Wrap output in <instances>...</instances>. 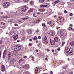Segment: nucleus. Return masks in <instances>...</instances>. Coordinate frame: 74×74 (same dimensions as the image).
I'll return each instance as SVG.
<instances>
[{
    "mask_svg": "<svg viewBox=\"0 0 74 74\" xmlns=\"http://www.w3.org/2000/svg\"><path fill=\"white\" fill-rule=\"evenodd\" d=\"M65 48L66 54V55L70 56V55H72L73 54L74 50L73 49L69 48L68 47H66Z\"/></svg>",
    "mask_w": 74,
    "mask_h": 74,
    "instance_id": "nucleus-1",
    "label": "nucleus"
},
{
    "mask_svg": "<svg viewBox=\"0 0 74 74\" xmlns=\"http://www.w3.org/2000/svg\"><path fill=\"white\" fill-rule=\"evenodd\" d=\"M22 48V46L21 45H16V46L15 48L16 51H19Z\"/></svg>",
    "mask_w": 74,
    "mask_h": 74,
    "instance_id": "nucleus-2",
    "label": "nucleus"
},
{
    "mask_svg": "<svg viewBox=\"0 0 74 74\" xmlns=\"http://www.w3.org/2000/svg\"><path fill=\"white\" fill-rule=\"evenodd\" d=\"M10 5V4L9 2H6L4 3L3 4V6L4 8H8Z\"/></svg>",
    "mask_w": 74,
    "mask_h": 74,
    "instance_id": "nucleus-3",
    "label": "nucleus"
},
{
    "mask_svg": "<svg viewBox=\"0 0 74 74\" xmlns=\"http://www.w3.org/2000/svg\"><path fill=\"white\" fill-rule=\"evenodd\" d=\"M55 34V32L54 31H52L51 32H49L48 33V35L49 37H51L54 36Z\"/></svg>",
    "mask_w": 74,
    "mask_h": 74,
    "instance_id": "nucleus-4",
    "label": "nucleus"
},
{
    "mask_svg": "<svg viewBox=\"0 0 74 74\" xmlns=\"http://www.w3.org/2000/svg\"><path fill=\"white\" fill-rule=\"evenodd\" d=\"M59 33V34H60V36H61V37H62L63 38L64 37V36H66V33H64V32H62V31H60Z\"/></svg>",
    "mask_w": 74,
    "mask_h": 74,
    "instance_id": "nucleus-5",
    "label": "nucleus"
},
{
    "mask_svg": "<svg viewBox=\"0 0 74 74\" xmlns=\"http://www.w3.org/2000/svg\"><path fill=\"white\" fill-rule=\"evenodd\" d=\"M16 31H12L11 32L10 34V37H14V36L16 35Z\"/></svg>",
    "mask_w": 74,
    "mask_h": 74,
    "instance_id": "nucleus-6",
    "label": "nucleus"
},
{
    "mask_svg": "<svg viewBox=\"0 0 74 74\" xmlns=\"http://www.w3.org/2000/svg\"><path fill=\"white\" fill-rule=\"evenodd\" d=\"M25 62V60L23 59H20L19 61V63L20 65H22Z\"/></svg>",
    "mask_w": 74,
    "mask_h": 74,
    "instance_id": "nucleus-7",
    "label": "nucleus"
},
{
    "mask_svg": "<svg viewBox=\"0 0 74 74\" xmlns=\"http://www.w3.org/2000/svg\"><path fill=\"white\" fill-rule=\"evenodd\" d=\"M27 9V7L26 6H23L21 10L23 12H25L26 11Z\"/></svg>",
    "mask_w": 74,
    "mask_h": 74,
    "instance_id": "nucleus-8",
    "label": "nucleus"
},
{
    "mask_svg": "<svg viewBox=\"0 0 74 74\" xmlns=\"http://www.w3.org/2000/svg\"><path fill=\"white\" fill-rule=\"evenodd\" d=\"M43 41L44 44H48V38L46 36H45L44 38Z\"/></svg>",
    "mask_w": 74,
    "mask_h": 74,
    "instance_id": "nucleus-9",
    "label": "nucleus"
},
{
    "mask_svg": "<svg viewBox=\"0 0 74 74\" xmlns=\"http://www.w3.org/2000/svg\"><path fill=\"white\" fill-rule=\"evenodd\" d=\"M5 24L3 22H1L0 23V27L1 28H3V27H5Z\"/></svg>",
    "mask_w": 74,
    "mask_h": 74,
    "instance_id": "nucleus-10",
    "label": "nucleus"
},
{
    "mask_svg": "<svg viewBox=\"0 0 74 74\" xmlns=\"http://www.w3.org/2000/svg\"><path fill=\"white\" fill-rule=\"evenodd\" d=\"M1 68L2 70V71L3 72L5 71V66L3 65H2L1 66Z\"/></svg>",
    "mask_w": 74,
    "mask_h": 74,
    "instance_id": "nucleus-11",
    "label": "nucleus"
},
{
    "mask_svg": "<svg viewBox=\"0 0 74 74\" xmlns=\"http://www.w3.org/2000/svg\"><path fill=\"white\" fill-rule=\"evenodd\" d=\"M60 21L61 22H62V23H63L64 22V18H63V17H59Z\"/></svg>",
    "mask_w": 74,
    "mask_h": 74,
    "instance_id": "nucleus-12",
    "label": "nucleus"
},
{
    "mask_svg": "<svg viewBox=\"0 0 74 74\" xmlns=\"http://www.w3.org/2000/svg\"><path fill=\"white\" fill-rule=\"evenodd\" d=\"M50 44L52 45H53L55 44V42L53 40L50 39Z\"/></svg>",
    "mask_w": 74,
    "mask_h": 74,
    "instance_id": "nucleus-13",
    "label": "nucleus"
},
{
    "mask_svg": "<svg viewBox=\"0 0 74 74\" xmlns=\"http://www.w3.org/2000/svg\"><path fill=\"white\" fill-rule=\"evenodd\" d=\"M15 61L16 60L15 59L12 60L11 61H10V62L9 63V64L10 65H12L15 62Z\"/></svg>",
    "mask_w": 74,
    "mask_h": 74,
    "instance_id": "nucleus-14",
    "label": "nucleus"
},
{
    "mask_svg": "<svg viewBox=\"0 0 74 74\" xmlns=\"http://www.w3.org/2000/svg\"><path fill=\"white\" fill-rule=\"evenodd\" d=\"M41 71V69L40 68H37L35 70V73H40Z\"/></svg>",
    "mask_w": 74,
    "mask_h": 74,
    "instance_id": "nucleus-15",
    "label": "nucleus"
},
{
    "mask_svg": "<svg viewBox=\"0 0 74 74\" xmlns=\"http://www.w3.org/2000/svg\"><path fill=\"white\" fill-rule=\"evenodd\" d=\"M1 18H11V16H3L1 17Z\"/></svg>",
    "mask_w": 74,
    "mask_h": 74,
    "instance_id": "nucleus-16",
    "label": "nucleus"
},
{
    "mask_svg": "<svg viewBox=\"0 0 74 74\" xmlns=\"http://www.w3.org/2000/svg\"><path fill=\"white\" fill-rule=\"evenodd\" d=\"M18 38V35L17 34L16 35L13 37L14 40V41L16 40Z\"/></svg>",
    "mask_w": 74,
    "mask_h": 74,
    "instance_id": "nucleus-17",
    "label": "nucleus"
},
{
    "mask_svg": "<svg viewBox=\"0 0 74 74\" xmlns=\"http://www.w3.org/2000/svg\"><path fill=\"white\" fill-rule=\"evenodd\" d=\"M60 2V1L59 0H57L54 2V4H53V5H55L57 3H59Z\"/></svg>",
    "mask_w": 74,
    "mask_h": 74,
    "instance_id": "nucleus-18",
    "label": "nucleus"
},
{
    "mask_svg": "<svg viewBox=\"0 0 74 74\" xmlns=\"http://www.w3.org/2000/svg\"><path fill=\"white\" fill-rule=\"evenodd\" d=\"M8 60H10V59H11V55H10V53L8 54Z\"/></svg>",
    "mask_w": 74,
    "mask_h": 74,
    "instance_id": "nucleus-19",
    "label": "nucleus"
},
{
    "mask_svg": "<svg viewBox=\"0 0 74 74\" xmlns=\"http://www.w3.org/2000/svg\"><path fill=\"white\" fill-rule=\"evenodd\" d=\"M28 67V66L27 65H25L22 66V68H24V69H27Z\"/></svg>",
    "mask_w": 74,
    "mask_h": 74,
    "instance_id": "nucleus-20",
    "label": "nucleus"
},
{
    "mask_svg": "<svg viewBox=\"0 0 74 74\" xmlns=\"http://www.w3.org/2000/svg\"><path fill=\"white\" fill-rule=\"evenodd\" d=\"M28 33V34H32V30L30 29H29Z\"/></svg>",
    "mask_w": 74,
    "mask_h": 74,
    "instance_id": "nucleus-21",
    "label": "nucleus"
},
{
    "mask_svg": "<svg viewBox=\"0 0 74 74\" xmlns=\"http://www.w3.org/2000/svg\"><path fill=\"white\" fill-rule=\"evenodd\" d=\"M47 24H49L50 26H51V25H52V23L51 22V21H47Z\"/></svg>",
    "mask_w": 74,
    "mask_h": 74,
    "instance_id": "nucleus-22",
    "label": "nucleus"
},
{
    "mask_svg": "<svg viewBox=\"0 0 74 74\" xmlns=\"http://www.w3.org/2000/svg\"><path fill=\"white\" fill-rule=\"evenodd\" d=\"M38 22H39V21L38 20H35L33 21V23H36Z\"/></svg>",
    "mask_w": 74,
    "mask_h": 74,
    "instance_id": "nucleus-23",
    "label": "nucleus"
},
{
    "mask_svg": "<svg viewBox=\"0 0 74 74\" xmlns=\"http://www.w3.org/2000/svg\"><path fill=\"white\" fill-rule=\"evenodd\" d=\"M70 45H71V46H73L74 45V42L72 41L71 42H70Z\"/></svg>",
    "mask_w": 74,
    "mask_h": 74,
    "instance_id": "nucleus-24",
    "label": "nucleus"
},
{
    "mask_svg": "<svg viewBox=\"0 0 74 74\" xmlns=\"http://www.w3.org/2000/svg\"><path fill=\"white\" fill-rule=\"evenodd\" d=\"M33 40L34 41H36V40H37L38 39V38L37 36L34 37L33 38Z\"/></svg>",
    "mask_w": 74,
    "mask_h": 74,
    "instance_id": "nucleus-25",
    "label": "nucleus"
},
{
    "mask_svg": "<svg viewBox=\"0 0 74 74\" xmlns=\"http://www.w3.org/2000/svg\"><path fill=\"white\" fill-rule=\"evenodd\" d=\"M54 41L56 42H58V41H59V39H58V37H56L54 39Z\"/></svg>",
    "mask_w": 74,
    "mask_h": 74,
    "instance_id": "nucleus-26",
    "label": "nucleus"
},
{
    "mask_svg": "<svg viewBox=\"0 0 74 74\" xmlns=\"http://www.w3.org/2000/svg\"><path fill=\"white\" fill-rule=\"evenodd\" d=\"M42 26L46 27H47V25H45L44 23H42Z\"/></svg>",
    "mask_w": 74,
    "mask_h": 74,
    "instance_id": "nucleus-27",
    "label": "nucleus"
},
{
    "mask_svg": "<svg viewBox=\"0 0 74 74\" xmlns=\"http://www.w3.org/2000/svg\"><path fill=\"white\" fill-rule=\"evenodd\" d=\"M34 10V9L33 8H31L29 10V12H32Z\"/></svg>",
    "mask_w": 74,
    "mask_h": 74,
    "instance_id": "nucleus-28",
    "label": "nucleus"
},
{
    "mask_svg": "<svg viewBox=\"0 0 74 74\" xmlns=\"http://www.w3.org/2000/svg\"><path fill=\"white\" fill-rule=\"evenodd\" d=\"M48 7V5H40L41 7Z\"/></svg>",
    "mask_w": 74,
    "mask_h": 74,
    "instance_id": "nucleus-29",
    "label": "nucleus"
},
{
    "mask_svg": "<svg viewBox=\"0 0 74 74\" xmlns=\"http://www.w3.org/2000/svg\"><path fill=\"white\" fill-rule=\"evenodd\" d=\"M40 3H43L44 2V0H39Z\"/></svg>",
    "mask_w": 74,
    "mask_h": 74,
    "instance_id": "nucleus-30",
    "label": "nucleus"
},
{
    "mask_svg": "<svg viewBox=\"0 0 74 74\" xmlns=\"http://www.w3.org/2000/svg\"><path fill=\"white\" fill-rule=\"evenodd\" d=\"M28 19V17L27 16L25 18H22V19L23 20H26V19Z\"/></svg>",
    "mask_w": 74,
    "mask_h": 74,
    "instance_id": "nucleus-31",
    "label": "nucleus"
},
{
    "mask_svg": "<svg viewBox=\"0 0 74 74\" xmlns=\"http://www.w3.org/2000/svg\"><path fill=\"white\" fill-rule=\"evenodd\" d=\"M58 14L60 15H62L63 14V12H58Z\"/></svg>",
    "mask_w": 74,
    "mask_h": 74,
    "instance_id": "nucleus-32",
    "label": "nucleus"
},
{
    "mask_svg": "<svg viewBox=\"0 0 74 74\" xmlns=\"http://www.w3.org/2000/svg\"><path fill=\"white\" fill-rule=\"evenodd\" d=\"M6 53H3V57L4 58H5V55H6Z\"/></svg>",
    "mask_w": 74,
    "mask_h": 74,
    "instance_id": "nucleus-33",
    "label": "nucleus"
},
{
    "mask_svg": "<svg viewBox=\"0 0 74 74\" xmlns=\"http://www.w3.org/2000/svg\"><path fill=\"white\" fill-rule=\"evenodd\" d=\"M33 3H34V2L33 1H31L30 2V4L31 5H33Z\"/></svg>",
    "mask_w": 74,
    "mask_h": 74,
    "instance_id": "nucleus-34",
    "label": "nucleus"
},
{
    "mask_svg": "<svg viewBox=\"0 0 74 74\" xmlns=\"http://www.w3.org/2000/svg\"><path fill=\"white\" fill-rule=\"evenodd\" d=\"M25 37L24 36L22 38L21 40H25Z\"/></svg>",
    "mask_w": 74,
    "mask_h": 74,
    "instance_id": "nucleus-35",
    "label": "nucleus"
},
{
    "mask_svg": "<svg viewBox=\"0 0 74 74\" xmlns=\"http://www.w3.org/2000/svg\"><path fill=\"white\" fill-rule=\"evenodd\" d=\"M49 73L50 74H53V72L52 71H51L50 72H49Z\"/></svg>",
    "mask_w": 74,
    "mask_h": 74,
    "instance_id": "nucleus-36",
    "label": "nucleus"
},
{
    "mask_svg": "<svg viewBox=\"0 0 74 74\" xmlns=\"http://www.w3.org/2000/svg\"><path fill=\"white\" fill-rule=\"evenodd\" d=\"M69 30H72V28L71 27H69Z\"/></svg>",
    "mask_w": 74,
    "mask_h": 74,
    "instance_id": "nucleus-37",
    "label": "nucleus"
},
{
    "mask_svg": "<svg viewBox=\"0 0 74 74\" xmlns=\"http://www.w3.org/2000/svg\"><path fill=\"white\" fill-rule=\"evenodd\" d=\"M64 12L65 13V14H66L68 12L67 11V10H64Z\"/></svg>",
    "mask_w": 74,
    "mask_h": 74,
    "instance_id": "nucleus-38",
    "label": "nucleus"
},
{
    "mask_svg": "<svg viewBox=\"0 0 74 74\" xmlns=\"http://www.w3.org/2000/svg\"><path fill=\"white\" fill-rule=\"evenodd\" d=\"M24 1V2H25V3H26L27 2H28V0H23Z\"/></svg>",
    "mask_w": 74,
    "mask_h": 74,
    "instance_id": "nucleus-39",
    "label": "nucleus"
},
{
    "mask_svg": "<svg viewBox=\"0 0 74 74\" xmlns=\"http://www.w3.org/2000/svg\"><path fill=\"white\" fill-rule=\"evenodd\" d=\"M57 49L58 51H59L60 50V47H59L58 49Z\"/></svg>",
    "mask_w": 74,
    "mask_h": 74,
    "instance_id": "nucleus-40",
    "label": "nucleus"
},
{
    "mask_svg": "<svg viewBox=\"0 0 74 74\" xmlns=\"http://www.w3.org/2000/svg\"><path fill=\"white\" fill-rule=\"evenodd\" d=\"M73 15V13H70V14H69V16H72Z\"/></svg>",
    "mask_w": 74,
    "mask_h": 74,
    "instance_id": "nucleus-41",
    "label": "nucleus"
},
{
    "mask_svg": "<svg viewBox=\"0 0 74 74\" xmlns=\"http://www.w3.org/2000/svg\"><path fill=\"white\" fill-rule=\"evenodd\" d=\"M3 44V41L1 40H0V45Z\"/></svg>",
    "mask_w": 74,
    "mask_h": 74,
    "instance_id": "nucleus-42",
    "label": "nucleus"
},
{
    "mask_svg": "<svg viewBox=\"0 0 74 74\" xmlns=\"http://www.w3.org/2000/svg\"><path fill=\"white\" fill-rule=\"evenodd\" d=\"M32 45H33L32 43H29L28 44V45H29V46H32Z\"/></svg>",
    "mask_w": 74,
    "mask_h": 74,
    "instance_id": "nucleus-43",
    "label": "nucleus"
},
{
    "mask_svg": "<svg viewBox=\"0 0 74 74\" xmlns=\"http://www.w3.org/2000/svg\"><path fill=\"white\" fill-rule=\"evenodd\" d=\"M39 11H40V12H42V9H40L38 10Z\"/></svg>",
    "mask_w": 74,
    "mask_h": 74,
    "instance_id": "nucleus-44",
    "label": "nucleus"
},
{
    "mask_svg": "<svg viewBox=\"0 0 74 74\" xmlns=\"http://www.w3.org/2000/svg\"><path fill=\"white\" fill-rule=\"evenodd\" d=\"M45 11V9H42V11Z\"/></svg>",
    "mask_w": 74,
    "mask_h": 74,
    "instance_id": "nucleus-45",
    "label": "nucleus"
},
{
    "mask_svg": "<svg viewBox=\"0 0 74 74\" xmlns=\"http://www.w3.org/2000/svg\"><path fill=\"white\" fill-rule=\"evenodd\" d=\"M28 69H29V70H30V66L29 65H28Z\"/></svg>",
    "mask_w": 74,
    "mask_h": 74,
    "instance_id": "nucleus-46",
    "label": "nucleus"
},
{
    "mask_svg": "<svg viewBox=\"0 0 74 74\" xmlns=\"http://www.w3.org/2000/svg\"><path fill=\"white\" fill-rule=\"evenodd\" d=\"M1 51H0V57H1Z\"/></svg>",
    "mask_w": 74,
    "mask_h": 74,
    "instance_id": "nucleus-47",
    "label": "nucleus"
},
{
    "mask_svg": "<svg viewBox=\"0 0 74 74\" xmlns=\"http://www.w3.org/2000/svg\"><path fill=\"white\" fill-rule=\"evenodd\" d=\"M38 38L39 39H41V37L40 36H39Z\"/></svg>",
    "mask_w": 74,
    "mask_h": 74,
    "instance_id": "nucleus-48",
    "label": "nucleus"
},
{
    "mask_svg": "<svg viewBox=\"0 0 74 74\" xmlns=\"http://www.w3.org/2000/svg\"><path fill=\"white\" fill-rule=\"evenodd\" d=\"M53 54L54 55H57V52L54 53H53Z\"/></svg>",
    "mask_w": 74,
    "mask_h": 74,
    "instance_id": "nucleus-49",
    "label": "nucleus"
},
{
    "mask_svg": "<svg viewBox=\"0 0 74 74\" xmlns=\"http://www.w3.org/2000/svg\"><path fill=\"white\" fill-rule=\"evenodd\" d=\"M21 42V41H20V40H18L17 41V42Z\"/></svg>",
    "mask_w": 74,
    "mask_h": 74,
    "instance_id": "nucleus-50",
    "label": "nucleus"
},
{
    "mask_svg": "<svg viewBox=\"0 0 74 74\" xmlns=\"http://www.w3.org/2000/svg\"><path fill=\"white\" fill-rule=\"evenodd\" d=\"M64 44H65V42H62V45H64Z\"/></svg>",
    "mask_w": 74,
    "mask_h": 74,
    "instance_id": "nucleus-51",
    "label": "nucleus"
},
{
    "mask_svg": "<svg viewBox=\"0 0 74 74\" xmlns=\"http://www.w3.org/2000/svg\"><path fill=\"white\" fill-rule=\"evenodd\" d=\"M24 57L25 59H26V58H27V56H24Z\"/></svg>",
    "mask_w": 74,
    "mask_h": 74,
    "instance_id": "nucleus-52",
    "label": "nucleus"
},
{
    "mask_svg": "<svg viewBox=\"0 0 74 74\" xmlns=\"http://www.w3.org/2000/svg\"><path fill=\"white\" fill-rule=\"evenodd\" d=\"M47 52H49L50 51V50L49 49H47Z\"/></svg>",
    "mask_w": 74,
    "mask_h": 74,
    "instance_id": "nucleus-53",
    "label": "nucleus"
},
{
    "mask_svg": "<svg viewBox=\"0 0 74 74\" xmlns=\"http://www.w3.org/2000/svg\"><path fill=\"white\" fill-rule=\"evenodd\" d=\"M23 74H28V72H25Z\"/></svg>",
    "mask_w": 74,
    "mask_h": 74,
    "instance_id": "nucleus-54",
    "label": "nucleus"
},
{
    "mask_svg": "<svg viewBox=\"0 0 74 74\" xmlns=\"http://www.w3.org/2000/svg\"><path fill=\"white\" fill-rule=\"evenodd\" d=\"M14 25L15 26H18V24H14Z\"/></svg>",
    "mask_w": 74,
    "mask_h": 74,
    "instance_id": "nucleus-55",
    "label": "nucleus"
},
{
    "mask_svg": "<svg viewBox=\"0 0 74 74\" xmlns=\"http://www.w3.org/2000/svg\"><path fill=\"white\" fill-rule=\"evenodd\" d=\"M45 60H48V59L47 58H46L45 59Z\"/></svg>",
    "mask_w": 74,
    "mask_h": 74,
    "instance_id": "nucleus-56",
    "label": "nucleus"
},
{
    "mask_svg": "<svg viewBox=\"0 0 74 74\" xmlns=\"http://www.w3.org/2000/svg\"><path fill=\"white\" fill-rule=\"evenodd\" d=\"M29 41H33V40H32V39H29Z\"/></svg>",
    "mask_w": 74,
    "mask_h": 74,
    "instance_id": "nucleus-57",
    "label": "nucleus"
},
{
    "mask_svg": "<svg viewBox=\"0 0 74 74\" xmlns=\"http://www.w3.org/2000/svg\"><path fill=\"white\" fill-rule=\"evenodd\" d=\"M70 26H71V27H73V25H72V24H71L70 25Z\"/></svg>",
    "mask_w": 74,
    "mask_h": 74,
    "instance_id": "nucleus-58",
    "label": "nucleus"
},
{
    "mask_svg": "<svg viewBox=\"0 0 74 74\" xmlns=\"http://www.w3.org/2000/svg\"><path fill=\"white\" fill-rule=\"evenodd\" d=\"M7 50H5L3 53H5V52H7Z\"/></svg>",
    "mask_w": 74,
    "mask_h": 74,
    "instance_id": "nucleus-59",
    "label": "nucleus"
},
{
    "mask_svg": "<svg viewBox=\"0 0 74 74\" xmlns=\"http://www.w3.org/2000/svg\"><path fill=\"white\" fill-rule=\"evenodd\" d=\"M45 57H46V58H48V56L47 55H46Z\"/></svg>",
    "mask_w": 74,
    "mask_h": 74,
    "instance_id": "nucleus-60",
    "label": "nucleus"
},
{
    "mask_svg": "<svg viewBox=\"0 0 74 74\" xmlns=\"http://www.w3.org/2000/svg\"><path fill=\"white\" fill-rule=\"evenodd\" d=\"M38 32H39V30L37 29L36 31V33H38Z\"/></svg>",
    "mask_w": 74,
    "mask_h": 74,
    "instance_id": "nucleus-61",
    "label": "nucleus"
},
{
    "mask_svg": "<svg viewBox=\"0 0 74 74\" xmlns=\"http://www.w3.org/2000/svg\"><path fill=\"white\" fill-rule=\"evenodd\" d=\"M54 51H55V50H52V52H54Z\"/></svg>",
    "mask_w": 74,
    "mask_h": 74,
    "instance_id": "nucleus-62",
    "label": "nucleus"
},
{
    "mask_svg": "<svg viewBox=\"0 0 74 74\" xmlns=\"http://www.w3.org/2000/svg\"><path fill=\"white\" fill-rule=\"evenodd\" d=\"M36 52H38V50L36 49L35 50Z\"/></svg>",
    "mask_w": 74,
    "mask_h": 74,
    "instance_id": "nucleus-63",
    "label": "nucleus"
},
{
    "mask_svg": "<svg viewBox=\"0 0 74 74\" xmlns=\"http://www.w3.org/2000/svg\"><path fill=\"white\" fill-rule=\"evenodd\" d=\"M64 73L63 72H62L60 74H64Z\"/></svg>",
    "mask_w": 74,
    "mask_h": 74,
    "instance_id": "nucleus-64",
    "label": "nucleus"
}]
</instances>
